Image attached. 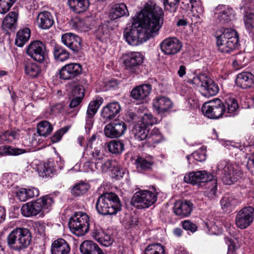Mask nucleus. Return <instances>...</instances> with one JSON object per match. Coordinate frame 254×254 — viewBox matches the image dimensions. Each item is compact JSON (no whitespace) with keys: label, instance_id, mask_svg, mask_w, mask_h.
<instances>
[{"label":"nucleus","instance_id":"12","mask_svg":"<svg viewBox=\"0 0 254 254\" xmlns=\"http://www.w3.org/2000/svg\"><path fill=\"white\" fill-rule=\"evenodd\" d=\"M254 220V207L245 206L237 212L235 222L240 229H245L252 225Z\"/></svg>","mask_w":254,"mask_h":254},{"label":"nucleus","instance_id":"36","mask_svg":"<svg viewBox=\"0 0 254 254\" xmlns=\"http://www.w3.org/2000/svg\"><path fill=\"white\" fill-rule=\"evenodd\" d=\"M224 105L226 107V111L224 114L225 117L234 116L237 114L239 106L235 98L227 99Z\"/></svg>","mask_w":254,"mask_h":254},{"label":"nucleus","instance_id":"35","mask_svg":"<svg viewBox=\"0 0 254 254\" xmlns=\"http://www.w3.org/2000/svg\"><path fill=\"white\" fill-rule=\"evenodd\" d=\"M92 236L98 242L105 246H108L112 244V241L110 235L107 234L102 230H94Z\"/></svg>","mask_w":254,"mask_h":254},{"label":"nucleus","instance_id":"42","mask_svg":"<svg viewBox=\"0 0 254 254\" xmlns=\"http://www.w3.org/2000/svg\"><path fill=\"white\" fill-rule=\"evenodd\" d=\"M116 164V161L111 160L110 159L105 160L104 159L102 161H98L95 163L96 168L102 172H107L110 171L112 167H114Z\"/></svg>","mask_w":254,"mask_h":254},{"label":"nucleus","instance_id":"20","mask_svg":"<svg viewBox=\"0 0 254 254\" xmlns=\"http://www.w3.org/2000/svg\"><path fill=\"white\" fill-rule=\"evenodd\" d=\"M235 83L241 89H250L254 85V75L248 71L242 72L237 75Z\"/></svg>","mask_w":254,"mask_h":254},{"label":"nucleus","instance_id":"25","mask_svg":"<svg viewBox=\"0 0 254 254\" xmlns=\"http://www.w3.org/2000/svg\"><path fill=\"white\" fill-rule=\"evenodd\" d=\"M217 17L222 22L227 23L232 20L234 17V11L232 8L225 5H219L216 8Z\"/></svg>","mask_w":254,"mask_h":254},{"label":"nucleus","instance_id":"61","mask_svg":"<svg viewBox=\"0 0 254 254\" xmlns=\"http://www.w3.org/2000/svg\"><path fill=\"white\" fill-rule=\"evenodd\" d=\"M69 129L68 127H64L58 130L54 135L51 137V141L53 143L59 142L62 138L63 135L65 134Z\"/></svg>","mask_w":254,"mask_h":254},{"label":"nucleus","instance_id":"1","mask_svg":"<svg viewBox=\"0 0 254 254\" xmlns=\"http://www.w3.org/2000/svg\"><path fill=\"white\" fill-rule=\"evenodd\" d=\"M161 7L154 5L150 10L142 9L132 18L129 29H126L124 37L128 44L137 46L158 34L163 23Z\"/></svg>","mask_w":254,"mask_h":254},{"label":"nucleus","instance_id":"59","mask_svg":"<svg viewBox=\"0 0 254 254\" xmlns=\"http://www.w3.org/2000/svg\"><path fill=\"white\" fill-rule=\"evenodd\" d=\"M157 120L151 114H145L141 118V124L142 126L147 127L148 126H152L156 124Z\"/></svg>","mask_w":254,"mask_h":254},{"label":"nucleus","instance_id":"17","mask_svg":"<svg viewBox=\"0 0 254 254\" xmlns=\"http://www.w3.org/2000/svg\"><path fill=\"white\" fill-rule=\"evenodd\" d=\"M213 178L212 174H208L205 171H200L186 174L184 179L187 183L195 185L200 183L207 184L213 179Z\"/></svg>","mask_w":254,"mask_h":254},{"label":"nucleus","instance_id":"8","mask_svg":"<svg viewBox=\"0 0 254 254\" xmlns=\"http://www.w3.org/2000/svg\"><path fill=\"white\" fill-rule=\"evenodd\" d=\"M218 171L223 174L222 180L226 185H231L242 178L243 173L238 167L225 160L219 162L217 166Z\"/></svg>","mask_w":254,"mask_h":254},{"label":"nucleus","instance_id":"40","mask_svg":"<svg viewBox=\"0 0 254 254\" xmlns=\"http://www.w3.org/2000/svg\"><path fill=\"white\" fill-rule=\"evenodd\" d=\"M103 102V99L99 96L96 97L95 99L91 101L88 105L86 113L88 117H94Z\"/></svg>","mask_w":254,"mask_h":254},{"label":"nucleus","instance_id":"32","mask_svg":"<svg viewBox=\"0 0 254 254\" xmlns=\"http://www.w3.org/2000/svg\"><path fill=\"white\" fill-rule=\"evenodd\" d=\"M70 8L76 13H81L86 11L89 6V0H68Z\"/></svg>","mask_w":254,"mask_h":254},{"label":"nucleus","instance_id":"39","mask_svg":"<svg viewBox=\"0 0 254 254\" xmlns=\"http://www.w3.org/2000/svg\"><path fill=\"white\" fill-rule=\"evenodd\" d=\"M206 190L204 191V195L209 199H213L216 197L217 185L215 179H212L205 184Z\"/></svg>","mask_w":254,"mask_h":254},{"label":"nucleus","instance_id":"60","mask_svg":"<svg viewBox=\"0 0 254 254\" xmlns=\"http://www.w3.org/2000/svg\"><path fill=\"white\" fill-rule=\"evenodd\" d=\"M244 22L246 29L252 32L254 29V13H250L245 16Z\"/></svg>","mask_w":254,"mask_h":254},{"label":"nucleus","instance_id":"46","mask_svg":"<svg viewBox=\"0 0 254 254\" xmlns=\"http://www.w3.org/2000/svg\"><path fill=\"white\" fill-rule=\"evenodd\" d=\"M24 70L25 73L31 78L37 77L41 72L39 66L33 62L27 63L25 65Z\"/></svg>","mask_w":254,"mask_h":254},{"label":"nucleus","instance_id":"58","mask_svg":"<svg viewBox=\"0 0 254 254\" xmlns=\"http://www.w3.org/2000/svg\"><path fill=\"white\" fill-rule=\"evenodd\" d=\"M106 136L109 138H117L120 137L119 134L115 130L112 123H109L105 126L104 129Z\"/></svg>","mask_w":254,"mask_h":254},{"label":"nucleus","instance_id":"48","mask_svg":"<svg viewBox=\"0 0 254 254\" xmlns=\"http://www.w3.org/2000/svg\"><path fill=\"white\" fill-rule=\"evenodd\" d=\"M147 128L142 124L135 125L134 128L135 138L138 140L147 139L149 131Z\"/></svg>","mask_w":254,"mask_h":254},{"label":"nucleus","instance_id":"30","mask_svg":"<svg viewBox=\"0 0 254 254\" xmlns=\"http://www.w3.org/2000/svg\"><path fill=\"white\" fill-rule=\"evenodd\" d=\"M129 13L126 5L124 3L115 4L111 9L109 17L115 20L124 16H128Z\"/></svg>","mask_w":254,"mask_h":254},{"label":"nucleus","instance_id":"21","mask_svg":"<svg viewBox=\"0 0 254 254\" xmlns=\"http://www.w3.org/2000/svg\"><path fill=\"white\" fill-rule=\"evenodd\" d=\"M153 107L158 114H163L172 108L171 100L165 96H158L153 100Z\"/></svg>","mask_w":254,"mask_h":254},{"label":"nucleus","instance_id":"41","mask_svg":"<svg viewBox=\"0 0 254 254\" xmlns=\"http://www.w3.org/2000/svg\"><path fill=\"white\" fill-rule=\"evenodd\" d=\"M108 151L114 154L119 155L122 153L125 149L124 143L120 140H112L107 144Z\"/></svg>","mask_w":254,"mask_h":254},{"label":"nucleus","instance_id":"55","mask_svg":"<svg viewBox=\"0 0 254 254\" xmlns=\"http://www.w3.org/2000/svg\"><path fill=\"white\" fill-rule=\"evenodd\" d=\"M64 104L63 103H59L52 105L48 110L49 114L56 116L64 112Z\"/></svg>","mask_w":254,"mask_h":254},{"label":"nucleus","instance_id":"52","mask_svg":"<svg viewBox=\"0 0 254 254\" xmlns=\"http://www.w3.org/2000/svg\"><path fill=\"white\" fill-rule=\"evenodd\" d=\"M148 142L152 144L159 143L162 139V135L159 130L154 127L148 134L147 137Z\"/></svg>","mask_w":254,"mask_h":254},{"label":"nucleus","instance_id":"3","mask_svg":"<svg viewBox=\"0 0 254 254\" xmlns=\"http://www.w3.org/2000/svg\"><path fill=\"white\" fill-rule=\"evenodd\" d=\"M121 203L118 196L114 193L101 195L96 202V208L101 215H114L121 209Z\"/></svg>","mask_w":254,"mask_h":254},{"label":"nucleus","instance_id":"14","mask_svg":"<svg viewBox=\"0 0 254 254\" xmlns=\"http://www.w3.org/2000/svg\"><path fill=\"white\" fill-rule=\"evenodd\" d=\"M124 58L125 68L132 73L139 69L144 60L143 55L136 52H128L124 55Z\"/></svg>","mask_w":254,"mask_h":254},{"label":"nucleus","instance_id":"53","mask_svg":"<svg viewBox=\"0 0 254 254\" xmlns=\"http://www.w3.org/2000/svg\"><path fill=\"white\" fill-rule=\"evenodd\" d=\"M189 2H191L190 7H191V12L192 13L196 12L197 16L200 18L203 15L204 12V8L202 3L197 0H189Z\"/></svg>","mask_w":254,"mask_h":254},{"label":"nucleus","instance_id":"16","mask_svg":"<svg viewBox=\"0 0 254 254\" xmlns=\"http://www.w3.org/2000/svg\"><path fill=\"white\" fill-rule=\"evenodd\" d=\"M151 90V85L149 84L137 86L131 90L130 97L138 103H144L147 102Z\"/></svg>","mask_w":254,"mask_h":254},{"label":"nucleus","instance_id":"56","mask_svg":"<svg viewBox=\"0 0 254 254\" xmlns=\"http://www.w3.org/2000/svg\"><path fill=\"white\" fill-rule=\"evenodd\" d=\"M115 130L121 136L124 134L127 128V126L125 123L122 121L115 120L112 123Z\"/></svg>","mask_w":254,"mask_h":254},{"label":"nucleus","instance_id":"11","mask_svg":"<svg viewBox=\"0 0 254 254\" xmlns=\"http://www.w3.org/2000/svg\"><path fill=\"white\" fill-rule=\"evenodd\" d=\"M226 107L219 98L205 102L202 106V112L204 116L210 119H218L224 115Z\"/></svg>","mask_w":254,"mask_h":254},{"label":"nucleus","instance_id":"10","mask_svg":"<svg viewBox=\"0 0 254 254\" xmlns=\"http://www.w3.org/2000/svg\"><path fill=\"white\" fill-rule=\"evenodd\" d=\"M26 53L34 61L39 63H45L48 58L46 45L39 40L31 42L26 47Z\"/></svg>","mask_w":254,"mask_h":254},{"label":"nucleus","instance_id":"7","mask_svg":"<svg viewBox=\"0 0 254 254\" xmlns=\"http://www.w3.org/2000/svg\"><path fill=\"white\" fill-rule=\"evenodd\" d=\"M89 217L83 212H75L70 218L68 226L70 231L77 236H82L89 231Z\"/></svg>","mask_w":254,"mask_h":254},{"label":"nucleus","instance_id":"57","mask_svg":"<svg viewBox=\"0 0 254 254\" xmlns=\"http://www.w3.org/2000/svg\"><path fill=\"white\" fill-rule=\"evenodd\" d=\"M16 0H0V13H7Z\"/></svg>","mask_w":254,"mask_h":254},{"label":"nucleus","instance_id":"47","mask_svg":"<svg viewBox=\"0 0 254 254\" xmlns=\"http://www.w3.org/2000/svg\"><path fill=\"white\" fill-rule=\"evenodd\" d=\"M88 155L91 156L92 160L95 161V163L98 161H102L105 158L104 154L101 151V147H95L93 148L90 147L87 148Z\"/></svg>","mask_w":254,"mask_h":254},{"label":"nucleus","instance_id":"54","mask_svg":"<svg viewBox=\"0 0 254 254\" xmlns=\"http://www.w3.org/2000/svg\"><path fill=\"white\" fill-rule=\"evenodd\" d=\"M180 0H163V4L165 10L170 12H175L177 11Z\"/></svg>","mask_w":254,"mask_h":254},{"label":"nucleus","instance_id":"64","mask_svg":"<svg viewBox=\"0 0 254 254\" xmlns=\"http://www.w3.org/2000/svg\"><path fill=\"white\" fill-rule=\"evenodd\" d=\"M137 116L133 112H127L126 114L125 120L129 123L134 124L137 122Z\"/></svg>","mask_w":254,"mask_h":254},{"label":"nucleus","instance_id":"22","mask_svg":"<svg viewBox=\"0 0 254 254\" xmlns=\"http://www.w3.org/2000/svg\"><path fill=\"white\" fill-rule=\"evenodd\" d=\"M36 23L40 29H48L54 23V17L50 12L43 11L39 12L37 15Z\"/></svg>","mask_w":254,"mask_h":254},{"label":"nucleus","instance_id":"23","mask_svg":"<svg viewBox=\"0 0 254 254\" xmlns=\"http://www.w3.org/2000/svg\"><path fill=\"white\" fill-rule=\"evenodd\" d=\"M121 109L118 102L110 103L102 108L101 116L106 121L112 120L120 113Z\"/></svg>","mask_w":254,"mask_h":254},{"label":"nucleus","instance_id":"63","mask_svg":"<svg viewBox=\"0 0 254 254\" xmlns=\"http://www.w3.org/2000/svg\"><path fill=\"white\" fill-rule=\"evenodd\" d=\"M72 97H78L83 98L84 96V89L82 85L75 86L71 90Z\"/></svg>","mask_w":254,"mask_h":254},{"label":"nucleus","instance_id":"34","mask_svg":"<svg viewBox=\"0 0 254 254\" xmlns=\"http://www.w3.org/2000/svg\"><path fill=\"white\" fill-rule=\"evenodd\" d=\"M26 152V150L9 145H2L0 146V156H17Z\"/></svg>","mask_w":254,"mask_h":254},{"label":"nucleus","instance_id":"28","mask_svg":"<svg viewBox=\"0 0 254 254\" xmlns=\"http://www.w3.org/2000/svg\"><path fill=\"white\" fill-rule=\"evenodd\" d=\"M18 13L16 11H11L4 18L2 22V27L4 30H13L17 26Z\"/></svg>","mask_w":254,"mask_h":254},{"label":"nucleus","instance_id":"38","mask_svg":"<svg viewBox=\"0 0 254 254\" xmlns=\"http://www.w3.org/2000/svg\"><path fill=\"white\" fill-rule=\"evenodd\" d=\"M88 183L81 181L76 183L71 189V193L74 197L81 196L85 194L89 189Z\"/></svg>","mask_w":254,"mask_h":254},{"label":"nucleus","instance_id":"24","mask_svg":"<svg viewBox=\"0 0 254 254\" xmlns=\"http://www.w3.org/2000/svg\"><path fill=\"white\" fill-rule=\"evenodd\" d=\"M240 203L241 201L230 193L225 194L220 200L221 208L225 212L232 211Z\"/></svg>","mask_w":254,"mask_h":254},{"label":"nucleus","instance_id":"6","mask_svg":"<svg viewBox=\"0 0 254 254\" xmlns=\"http://www.w3.org/2000/svg\"><path fill=\"white\" fill-rule=\"evenodd\" d=\"M187 82L194 87L200 86L202 95L205 97L215 96L219 90L217 84L205 74L194 76L192 79H188Z\"/></svg>","mask_w":254,"mask_h":254},{"label":"nucleus","instance_id":"5","mask_svg":"<svg viewBox=\"0 0 254 254\" xmlns=\"http://www.w3.org/2000/svg\"><path fill=\"white\" fill-rule=\"evenodd\" d=\"M239 45L238 34L233 29H225L217 37V45L222 53H230L238 48Z\"/></svg>","mask_w":254,"mask_h":254},{"label":"nucleus","instance_id":"15","mask_svg":"<svg viewBox=\"0 0 254 254\" xmlns=\"http://www.w3.org/2000/svg\"><path fill=\"white\" fill-rule=\"evenodd\" d=\"M82 69V66L79 64H66L59 70L60 78L64 80L72 79L80 74Z\"/></svg>","mask_w":254,"mask_h":254},{"label":"nucleus","instance_id":"2","mask_svg":"<svg viewBox=\"0 0 254 254\" xmlns=\"http://www.w3.org/2000/svg\"><path fill=\"white\" fill-rule=\"evenodd\" d=\"M53 203L54 200L52 197L43 196L35 201L23 204L21 208V214L26 217L37 216L43 217L45 213L49 212Z\"/></svg>","mask_w":254,"mask_h":254},{"label":"nucleus","instance_id":"29","mask_svg":"<svg viewBox=\"0 0 254 254\" xmlns=\"http://www.w3.org/2000/svg\"><path fill=\"white\" fill-rule=\"evenodd\" d=\"M39 194V190L36 188H20L16 192L17 197L21 201H25L29 198L38 196Z\"/></svg>","mask_w":254,"mask_h":254},{"label":"nucleus","instance_id":"50","mask_svg":"<svg viewBox=\"0 0 254 254\" xmlns=\"http://www.w3.org/2000/svg\"><path fill=\"white\" fill-rule=\"evenodd\" d=\"M110 29L107 24L104 23L98 26L95 31V35L98 39L104 40L109 36Z\"/></svg>","mask_w":254,"mask_h":254},{"label":"nucleus","instance_id":"49","mask_svg":"<svg viewBox=\"0 0 254 254\" xmlns=\"http://www.w3.org/2000/svg\"><path fill=\"white\" fill-rule=\"evenodd\" d=\"M19 137V130L14 129L6 130L0 136L1 140L8 142H12L14 140L18 139Z\"/></svg>","mask_w":254,"mask_h":254},{"label":"nucleus","instance_id":"19","mask_svg":"<svg viewBox=\"0 0 254 254\" xmlns=\"http://www.w3.org/2000/svg\"><path fill=\"white\" fill-rule=\"evenodd\" d=\"M193 204L187 200H179L174 204V212L182 217L189 216L192 210Z\"/></svg>","mask_w":254,"mask_h":254},{"label":"nucleus","instance_id":"31","mask_svg":"<svg viewBox=\"0 0 254 254\" xmlns=\"http://www.w3.org/2000/svg\"><path fill=\"white\" fill-rule=\"evenodd\" d=\"M154 161L153 158L150 156L138 157L135 161L136 167L138 171H149L152 169Z\"/></svg>","mask_w":254,"mask_h":254},{"label":"nucleus","instance_id":"45","mask_svg":"<svg viewBox=\"0 0 254 254\" xmlns=\"http://www.w3.org/2000/svg\"><path fill=\"white\" fill-rule=\"evenodd\" d=\"M55 172V168L51 161L45 163L39 170L40 175L42 177H52Z\"/></svg>","mask_w":254,"mask_h":254},{"label":"nucleus","instance_id":"18","mask_svg":"<svg viewBox=\"0 0 254 254\" xmlns=\"http://www.w3.org/2000/svg\"><path fill=\"white\" fill-rule=\"evenodd\" d=\"M62 43L69 48L73 53H77L81 49L80 38L74 34L66 33L62 37Z\"/></svg>","mask_w":254,"mask_h":254},{"label":"nucleus","instance_id":"44","mask_svg":"<svg viewBox=\"0 0 254 254\" xmlns=\"http://www.w3.org/2000/svg\"><path fill=\"white\" fill-rule=\"evenodd\" d=\"M53 54L55 59L58 61L64 62L69 58L68 52L60 45L55 46Z\"/></svg>","mask_w":254,"mask_h":254},{"label":"nucleus","instance_id":"37","mask_svg":"<svg viewBox=\"0 0 254 254\" xmlns=\"http://www.w3.org/2000/svg\"><path fill=\"white\" fill-rule=\"evenodd\" d=\"M187 158L189 164L192 166L193 164H195V161L202 162L205 160L206 158V150L203 148H200L191 155H188Z\"/></svg>","mask_w":254,"mask_h":254},{"label":"nucleus","instance_id":"26","mask_svg":"<svg viewBox=\"0 0 254 254\" xmlns=\"http://www.w3.org/2000/svg\"><path fill=\"white\" fill-rule=\"evenodd\" d=\"M70 251V248L68 244L64 239H58L52 244V254H68Z\"/></svg>","mask_w":254,"mask_h":254},{"label":"nucleus","instance_id":"33","mask_svg":"<svg viewBox=\"0 0 254 254\" xmlns=\"http://www.w3.org/2000/svg\"><path fill=\"white\" fill-rule=\"evenodd\" d=\"M31 36V30L28 28L20 29L16 34L15 40V45L22 47L29 40Z\"/></svg>","mask_w":254,"mask_h":254},{"label":"nucleus","instance_id":"43","mask_svg":"<svg viewBox=\"0 0 254 254\" xmlns=\"http://www.w3.org/2000/svg\"><path fill=\"white\" fill-rule=\"evenodd\" d=\"M37 133L40 136H47L53 131V127L52 124L47 121L40 122L37 125Z\"/></svg>","mask_w":254,"mask_h":254},{"label":"nucleus","instance_id":"51","mask_svg":"<svg viewBox=\"0 0 254 254\" xmlns=\"http://www.w3.org/2000/svg\"><path fill=\"white\" fill-rule=\"evenodd\" d=\"M144 254H165V249L160 244H152L146 248Z\"/></svg>","mask_w":254,"mask_h":254},{"label":"nucleus","instance_id":"62","mask_svg":"<svg viewBox=\"0 0 254 254\" xmlns=\"http://www.w3.org/2000/svg\"><path fill=\"white\" fill-rule=\"evenodd\" d=\"M182 226L186 231H189L191 233L195 232L197 229L195 224L190 220H184L181 222Z\"/></svg>","mask_w":254,"mask_h":254},{"label":"nucleus","instance_id":"4","mask_svg":"<svg viewBox=\"0 0 254 254\" xmlns=\"http://www.w3.org/2000/svg\"><path fill=\"white\" fill-rule=\"evenodd\" d=\"M31 239V233L28 229L16 228L8 235L7 242L11 249L20 251L30 245Z\"/></svg>","mask_w":254,"mask_h":254},{"label":"nucleus","instance_id":"27","mask_svg":"<svg viewBox=\"0 0 254 254\" xmlns=\"http://www.w3.org/2000/svg\"><path fill=\"white\" fill-rule=\"evenodd\" d=\"M79 249L82 254H105L96 243L90 240L83 241Z\"/></svg>","mask_w":254,"mask_h":254},{"label":"nucleus","instance_id":"9","mask_svg":"<svg viewBox=\"0 0 254 254\" xmlns=\"http://www.w3.org/2000/svg\"><path fill=\"white\" fill-rule=\"evenodd\" d=\"M157 195L151 191L140 190L133 194L131 203L138 209L149 208L157 200Z\"/></svg>","mask_w":254,"mask_h":254},{"label":"nucleus","instance_id":"13","mask_svg":"<svg viewBox=\"0 0 254 254\" xmlns=\"http://www.w3.org/2000/svg\"><path fill=\"white\" fill-rule=\"evenodd\" d=\"M162 52L167 56H172L179 53L182 49L183 43L175 37H170L164 39L160 44Z\"/></svg>","mask_w":254,"mask_h":254}]
</instances>
